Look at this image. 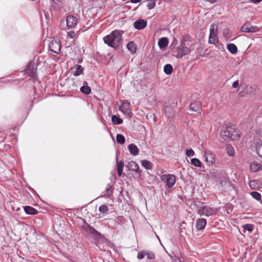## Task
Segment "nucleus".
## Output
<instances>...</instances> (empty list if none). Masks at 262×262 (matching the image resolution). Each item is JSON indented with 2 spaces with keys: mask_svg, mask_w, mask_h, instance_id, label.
<instances>
[{
  "mask_svg": "<svg viewBox=\"0 0 262 262\" xmlns=\"http://www.w3.org/2000/svg\"><path fill=\"white\" fill-rule=\"evenodd\" d=\"M124 31L120 30H115L110 34L103 38L104 43L108 46L116 49L122 43V35Z\"/></svg>",
  "mask_w": 262,
  "mask_h": 262,
  "instance_id": "nucleus-1",
  "label": "nucleus"
},
{
  "mask_svg": "<svg viewBox=\"0 0 262 262\" xmlns=\"http://www.w3.org/2000/svg\"><path fill=\"white\" fill-rule=\"evenodd\" d=\"M221 136L225 140H236L239 138L237 131L233 126H227L225 130L221 133Z\"/></svg>",
  "mask_w": 262,
  "mask_h": 262,
  "instance_id": "nucleus-2",
  "label": "nucleus"
},
{
  "mask_svg": "<svg viewBox=\"0 0 262 262\" xmlns=\"http://www.w3.org/2000/svg\"><path fill=\"white\" fill-rule=\"evenodd\" d=\"M216 212L215 209L207 206H201L198 209V213L201 216L205 215L209 216L214 214Z\"/></svg>",
  "mask_w": 262,
  "mask_h": 262,
  "instance_id": "nucleus-3",
  "label": "nucleus"
},
{
  "mask_svg": "<svg viewBox=\"0 0 262 262\" xmlns=\"http://www.w3.org/2000/svg\"><path fill=\"white\" fill-rule=\"evenodd\" d=\"M161 179L166 183L167 186L171 188L176 183V177L173 174H163L161 176Z\"/></svg>",
  "mask_w": 262,
  "mask_h": 262,
  "instance_id": "nucleus-4",
  "label": "nucleus"
},
{
  "mask_svg": "<svg viewBox=\"0 0 262 262\" xmlns=\"http://www.w3.org/2000/svg\"><path fill=\"white\" fill-rule=\"evenodd\" d=\"M177 54L176 56L177 58H182L184 56L190 53V49L185 46H179L177 48Z\"/></svg>",
  "mask_w": 262,
  "mask_h": 262,
  "instance_id": "nucleus-5",
  "label": "nucleus"
},
{
  "mask_svg": "<svg viewBox=\"0 0 262 262\" xmlns=\"http://www.w3.org/2000/svg\"><path fill=\"white\" fill-rule=\"evenodd\" d=\"M49 47L51 51L59 54L60 52L61 45L59 40H53L49 45Z\"/></svg>",
  "mask_w": 262,
  "mask_h": 262,
  "instance_id": "nucleus-6",
  "label": "nucleus"
},
{
  "mask_svg": "<svg viewBox=\"0 0 262 262\" xmlns=\"http://www.w3.org/2000/svg\"><path fill=\"white\" fill-rule=\"evenodd\" d=\"M119 110L127 116H130L132 114L130 103L127 100L122 103L121 105L119 107Z\"/></svg>",
  "mask_w": 262,
  "mask_h": 262,
  "instance_id": "nucleus-7",
  "label": "nucleus"
},
{
  "mask_svg": "<svg viewBox=\"0 0 262 262\" xmlns=\"http://www.w3.org/2000/svg\"><path fill=\"white\" fill-rule=\"evenodd\" d=\"M205 157L206 162L208 165L213 164L215 162V155L210 151H207L205 152Z\"/></svg>",
  "mask_w": 262,
  "mask_h": 262,
  "instance_id": "nucleus-8",
  "label": "nucleus"
},
{
  "mask_svg": "<svg viewBox=\"0 0 262 262\" xmlns=\"http://www.w3.org/2000/svg\"><path fill=\"white\" fill-rule=\"evenodd\" d=\"M26 72L31 77H34L37 72V67L35 63L31 62H29L26 69Z\"/></svg>",
  "mask_w": 262,
  "mask_h": 262,
  "instance_id": "nucleus-9",
  "label": "nucleus"
},
{
  "mask_svg": "<svg viewBox=\"0 0 262 262\" xmlns=\"http://www.w3.org/2000/svg\"><path fill=\"white\" fill-rule=\"evenodd\" d=\"M77 24V18L73 15H69L67 17V27L71 28H75Z\"/></svg>",
  "mask_w": 262,
  "mask_h": 262,
  "instance_id": "nucleus-10",
  "label": "nucleus"
},
{
  "mask_svg": "<svg viewBox=\"0 0 262 262\" xmlns=\"http://www.w3.org/2000/svg\"><path fill=\"white\" fill-rule=\"evenodd\" d=\"M258 30V27L251 26L248 23H245L241 28V31L243 32H256Z\"/></svg>",
  "mask_w": 262,
  "mask_h": 262,
  "instance_id": "nucleus-11",
  "label": "nucleus"
},
{
  "mask_svg": "<svg viewBox=\"0 0 262 262\" xmlns=\"http://www.w3.org/2000/svg\"><path fill=\"white\" fill-rule=\"evenodd\" d=\"M147 26V21L144 19H138L134 23V27L137 30H141Z\"/></svg>",
  "mask_w": 262,
  "mask_h": 262,
  "instance_id": "nucleus-12",
  "label": "nucleus"
},
{
  "mask_svg": "<svg viewBox=\"0 0 262 262\" xmlns=\"http://www.w3.org/2000/svg\"><path fill=\"white\" fill-rule=\"evenodd\" d=\"M84 228L88 233L92 234L95 237H98L101 235L98 231L88 224H86Z\"/></svg>",
  "mask_w": 262,
  "mask_h": 262,
  "instance_id": "nucleus-13",
  "label": "nucleus"
},
{
  "mask_svg": "<svg viewBox=\"0 0 262 262\" xmlns=\"http://www.w3.org/2000/svg\"><path fill=\"white\" fill-rule=\"evenodd\" d=\"M217 30L218 26L214 24H212L210 29L209 37L213 38H218L217 36Z\"/></svg>",
  "mask_w": 262,
  "mask_h": 262,
  "instance_id": "nucleus-14",
  "label": "nucleus"
},
{
  "mask_svg": "<svg viewBox=\"0 0 262 262\" xmlns=\"http://www.w3.org/2000/svg\"><path fill=\"white\" fill-rule=\"evenodd\" d=\"M128 149L133 156H137L139 154V150L138 147L134 144H130L128 146Z\"/></svg>",
  "mask_w": 262,
  "mask_h": 262,
  "instance_id": "nucleus-15",
  "label": "nucleus"
},
{
  "mask_svg": "<svg viewBox=\"0 0 262 262\" xmlns=\"http://www.w3.org/2000/svg\"><path fill=\"white\" fill-rule=\"evenodd\" d=\"M165 112L166 116L168 118H172L174 115V110L173 107H172L170 105H165L164 106Z\"/></svg>",
  "mask_w": 262,
  "mask_h": 262,
  "instance_id": "nucleus-16",
  "label": "nucleus"
},
{
  "mask_svg": "<svg viewBox=\"0 0 262 262\" xmlns=\"http://www.w3.org/2000/svg\"><path fill=\"white\" fill-rule=\"evenodd\" d=\"M206 220L204 219H199L197 220L196 223V228L198 230H203L204 229L206 225Z\"/></svg>",
  "mask_w": 262,
  "mask_h": 262,
  "instance_id": "nucleus-17",
  "label": "nucleus"
},
{
  "mask_svg": "<svg viewBox=\"0 0 262 262\" xmlns=\"http://www.w3.org/2000/svg\"><path fill=\"white\" fill-rule=\"evenodd\" d=\"M168 39L166 37H164L159 39L158 41V46L161 49L164 48L168 46Z\"/></svg>",
  "mask_w": 262,
  "mask_h": 262,
  "instance_id": "nucleus-18",
  "label": "nucleus"
},
{
  "mask_svg": "<svg viewBox=\"0 0 262 262\" xmlns=\"http://www.w3.org/2000/svg\"><path fill=\"white\" fill-rule=\"evenodd\" d=\"M80 91L81 93L85 95H89L91 93V89L90 86H88L87 82L84 81L83 82V85L81 87Z\"/></svg>",
  "mask_w": 262,
  "mask_h": 262,
  "instance_id": "nucleus-19",
  "label": "nucleus"
},
{
  "mask_svg": "<svg viewBox=\"0 0 262 262\" xmlns=\"http://www.w3.org/2000/svg\"><path fill=\"white\" fill-rule=\"evenodd\" d=\"M127 167L130 170L138 172L139 171V167L136 162L134 161L129 162Z\"/></svg>",
  "mask_w": 262,
  "mask_h": 262,
  "instance_id": "nucleus-20",
  "label": "nucleus"
},
{
  "mask_svg": "<svg viewBox=\"0 0 262 262\" xmlns=\"http://www.w3.org/2000/svg\"><path fill=\"white\" fill-rule=\"evenodd\" d=\"M261 167L262 166L260 164L256 161H254L251 164L250 169L252 171L256 172L259 170H260L261 169Z\"/></svg>",
  "mask_w": 262,
  "mask_h": 262,
  "instance_id": "nucleus-21",
  "label": "nucleus"
},
{
  "mask_svg": "<svg viewBox=\"0 0 262 262\" xmlns=\"http://www.w3.org/2000/svg\"><path fill=\"white\" fill-rule=\"evenodd\" d=\"M24 208L25 212L28 214L34 215L37 213V211L32 207L26 206Z\"/></svg>",
  "mask_w": 262,
  "mask_h": 262,
  "instance_id": "nucleus-22",
  "label": "nucleus"
},
{
  "mask_svg": "<svg viewBox=\"0 0 262 262\" xmlns=\"http://www.w3.org/2000/svg\"><path fill=\"white\" fill-rule=\"evenodd\" d=\"M228 50L232 54H235L237 52V48L234 43H229L227 45Z\"/></svg>",
  "mask_w": 262,
  "mask_h": 262,
  "instance_id": "nucleus-23",
  "label": "nucleus"
},
{
  "mask_svg": "<svg viewBox=\"0 0 262 262\" xmlns=\"http://www.w3.org/2000/svg\"><path fill=\"white\" fill-rule=\"evenodd\" d=\"M201 104L199 102H194L190 104V109L194 112H198L200 110Z\"/></svg>",
  "mask_w": 262,
  "mask_h": 262,
  "instance_id": "nucleus-24",
  "label": "nucleus"
},
{
  "mask_svg": "<svg viewBox=\"0 0 262 262\" xmlns=\"http://www.w3.org/2000/svg\"><path fill=\"white\" fill-rule=\"evenodd\" d=\"M127 49L132 53H135L136 52L137 48L133 41H129L127 45Z\"/></svg>",
  "mask_w": 262,
  "mask_h": 262,
  "instance_id": "nucleus-25",
  "label": "nucleus"
},
{
  "mask_svg": "<svg viewBox=\"0 0 262 262\" xmlns=\"http://www.w3.org/2000/svg\"><path fill=\"white\" fill-rule=\"evenodd\" d=\"M112 121L115 125H119L122 123L123 120L116 115H113L112 117Z\"/></svg>",
  "mask_w": 262,
  "mask_h": 262,
  "instance_id": "nucleus-26",
  "label": "nucleus"
},
{
  "mask_svg": "<svg viewBox=\"0 0 262 262\" xmlns=\"http://www.w3.org/2000/svg\"><path fill=\"white\" fill-rule=\"evenodd\" d=\"M164 72L167 75H170L173 71V68L170 64H166L164 67Z\"/></svg>",
  "mask_w": 262,
  "mask_h": 262,
  "instance_id": "nucleus-27",
  "label": "nucleus"
},
{
  "mask_svg": "<svg viewBox=\"0 0 262 262\" xmlns=\"http://www.w3.org/2000/svg\"><path fill=\"white\" fill-rule=\"evenodd\" d=\"M226 149L228 155L229 156L233 157L234 155V149L233 147L230 144L226 145Z\"/></svg>",
  "mask_w": 262,
  "mask_h": 262,
  "instance_id": "nucleus-28",
  "label": "nucleus"
},
{
  "mask_svg": "<svg viewBox=\"0 0 262 262\" xmlns=\"http://www.w3.org/2000/svg\"><path fill=\"white\" fill-rule=\"evenodd\" d=\"M142 165L147 169H151L152 168V163L147 160H144L142 161Z\"/></svg>",
  "mask_w": 262,
  "mask_h": 262,
  "instance_id": "nucleus-29",
  "label": "nucleus"
},
{
  "mask_svg": "<svg viewBox=\"0 0 262 262\" xmlns=\"http://www.w3.org/2000/svg\"><path fill=\"white\" fill-rule=\"evenodd\" d=\"M112 193H113V190L112 188V186H111V185L108 184L107 185V187H106L105 190H104V191L103 192V193L104 194V196H105L106 197H108L111 195H112Z\"/></svg>",
  "mask_w": 262,
  "mask_h": 262,
  "instance_id": "nucleus-30",
  "label": "nucleus"
},
{
  "mask_svg": "<svg viewBox=\"0 0 262 262\" xmlns=\"http://www.w3.org/2000/svg\"><path fill=\"white\" fill-rule=\"evenodd\" d=\"M191 164L195 167H201L202 163L200 160L197 158H192L191 160Z\"/></svg>",
  "mask_w": 262,
  "mask_h": 262,
  "instance_id": "nucleus-31",
  "label": "nucleus"
},
{
  "mask_svg": "<svg viewBox=\"0 0 262 262\" xmlns=\"http://www.w3.org/2000/svg\"><path fill=\"white\" fill-rule=\"evenodd\" d=\"M83 68L80 66L78 65L77 66L76 70L74 72V75L76 76H78L83 73Z\"/></svg>",
  "mask_w": 262,
  "mask_h": 262,
  "instance_id": "nucleus-32",
  "label": "nucleus"
},
{
  "mask_svg": "<svg viewBox=\"0 0 262 262\" xmlns=\"http://www.w3.org/2000/svg\"><path fill=\"white\" fill-rule=\"evenodd\" d=\"M256 149L258 155L262 158V141L257 143Z\"/></svg>",
  "mask_w": 262,
  "mask_h": 262,
  "instance_id": "nucleus-33",
  "label": "nucleus"
},
{
  "mask_svg": "<svg viewBox=\"0 0 262 262\" xmlns=\"http://www.w3.org/2000/svg\"><path fill=\"white\" fill-rule=\"evenodd\" d=\"M116 141L117 143L121 144H123L125 142V139L122 135L118 134L116 136Z\"/></svg>",
  "mask_w": 262,
  "mask_h": 262,
  "instance_id": "nucleus-34",
  "label": "nucleus"
},
{
  "mask_svg": "<svg viewBox=\"0 0 262 262\" xmlns=\"http://www.w3.org/2000/svg\"><path fill=\"white\" fill-rule=\"evenodd\" d=\"M251 195L252 196V198H253L254 199L257 201H259L261 200V194L258 192L252 191L251 192Z\"/></svg>",
  "mask_w": 262,
  "mask_h": 262,
  "instance_id": "nucleus-35",
  "label": "nucleus"
},
{
  "mask_svg": "<svg viewBox=\"0 0 262 262\" xmlns=\"http://www.w3.org/2000/svg\"><path fill=\"white\" fill-rule=\"evenodd\" d=\"M125 219L123 216H118L115 218V222L119 224H124Z\"/></svg>",
  "mask_w": 262,
  "mask_h": 262,
  "instance_id": "nucleus-36",
  "label": "nucleus"
},
{
  "mask_svg": "<svg viewBox=\"0 0 262 262\" xmlns=\"http://www.w3.org/2000/svg\"><path fill=\"white\" fill-rule=\"evenodd\" d=\"M156 6V3L154 0H149L147 4V7L148 9H152Z\"/></svg>",
  "mask_w": 262,
  "mask_h": 262,
  "instance_id": "nucleus-37",
  "label": "nucleus"
},
{
  "mask_svg": "<svg viewBox=\"0 0 262 262\" xmlns=\"http://www.w3.org/2000/svg\"><path fill=\"white\" fill-rule=\"evenodd\" d=\"M243 228L245 230H247L249 232H252L254 229V226L251 224H245L243 226Z\"/></svg>",
  "mask_w": 262,
  "mask_h": 262,
  "instance_id": "nucleus-38",
  "label": "nucleus"
},
{
  "mask_svg": "<svg viewBox=\"0 0 262 262\" xmlns=\"http://www.w3.org/2000/svg\"><path fill=\"white\" fill-rule=\"evenodd\" d=\"M108 210V208L105 205H102L99 208V211L102 213H106Z\"/></svg>",
  "mask_w": 262,
  "mask_h": 262,
  "instance_id": "nucleus-39",
  "label": "nucleus"
},
{
  "mask_svg": "<svg viewBox=\"0 0 262 262\" xmlns=\"http://www.w3.org/2000/svg\"><path fill=\"white\" fill-rule=\"evenodd\" d=\"M146 256L148 259H154L155 258V254L152 252L146 251Z\"/></svg>",
  "mask_w": 262,
  "mask_h": 262,
  "instance_id": "nucleus-40",
  "label": "nucleus"
},
{
  "mask_svg": "<svg viewBox=\"0 0 262 262\" xmlns=\"http://www.w3.org/2000/svg\"><path fill=\"white\" fill-rule=\"evenodd\" d=\"M146 254V251H141L139 252L138 254V258L139 259H143L145 256Z\"/></svg>",
  "mask_w": 262,
  "mask_h": 262,
  "instance_id": "nucleus-41",
  "label": "nucleus"
},
{
  "mask_svg": "<svg viewBox=\"0 0 262 262\" xmlns=\"http://www.w3.org/2000/svg\"><path fill=\"white\" fill-rule=\"evenodd\" d=\"M186 155L188 157H192L195 155V153L192 149H187L186 150Z\"/></svg>",
  "mask_w": 262,
  "mask_h": 262,
  "instance_id": "nucleus-42",
  "label": "nucleus"
},
{
  "mask_svg": "<svg viewBox=\"0 0 262 262\" xmlns=\"http://www.w3.org/2000/svg\"><path fill=\"white\" fill-rule=\"evenodd\" d=\"M117 169H123L124 162L122 161H118V159L117 157Z\"/></svg>",
  "mask_w": 262,
  "mask_h": 262,
  "instance_id": "nucleus-43",
  "label": "nucleus"
},
{
  "mask_svg": "<svg viewBox=\"0 0 262 262\" xmlns=\"http://www.w3.org/2000/svg\"><path fill=\"white\" fill-rule=\"evenodd\" d=\"M208 42L210 44H215L219 42L218 38H213L209 37Z\"/></svg>",
  "mask_w": 262,
  "mask_h": 262,
  "instance_id": "nucleus-44",
  "label": "nucleus"
},
{
  "mask_svg": "<svg viewBox=\"0 0 262 262\" xmlns=\"http://www.w3.org/2000/svg\"><path fill=\"white\" fill-rule=\"evenodd\" d=\"M190 38L189 36H183L181 40V45L180 46H184L185 42L188 40V39Z\"/></svg>",
  "mask_w": 262,
  "mask_h": 262,
  "instance_id": "nucleus-45",
  "label": "nucleus"
},
{
  "mask_svg": "<svg viewBox=\"0 0 262 262\" xmlns=\"http://www.w3.org/2000/svg\"><path fill=\"white\" fill-rule=\"evenodd\" d=\"M68 36L71 38H73L75 36V33L74 31H71L68 33Z\"/></svg>",
  "mask_w": 262,
  "mask_h": 262,
  "instance_id": "nucleus-46",
  "label": "nucleus"
},
{
  "mask_svg": "<svg viewBox=\"0 0 262 262\" xmlns=\"http://www.w3.org/2000/svg\"><path fill=\"white\" fill-rule=\"evenodd\" d=\"M177 43H178V40L176 38H174L171 44L170 45V47H175V46L177 45Z\"/></svg>",
  "mask_w": 262,
  "mask_h": 262,
  "instance_id": "nucleus-47",
  "label": "nucleus"
},
{
  "mask_svg": "<svg viewBox=\"0 0 262 262\" xmlns=\"http://www.w3.org/2000/svg\"><path fill=\"white\" fill-rule=\"evenodd\" d=\"M238 85H239V82H238V80H237L233 83L232 86L233 88L236 89L238 86Z\"/></svg>",
  "mask_w": 262,
  "mask_h": 262,
  "instance_id": "nucleus-48",
  "label": "nucleus"
},
{
  "mask_svg": "<svg viewBox=\"0 0 262 262\" xmlns=\"http://www.w3.org/2000/svg\"><path fill=\"white\" fill-rule=\"evenodd\" d=\"M123 169H117V173L119 176H121L122 174Z\"/></svg>",
  "mask_w": 262,
  "mask_h": 262,
  "instance_id": "nucleus-49",
  "label": "nucleus"
},
{
  "mask_svg": "<svg viewBox=\"0 0 262 262\" xmlns=\"http://www.w3.org/2000/svg\"><path fill=\"white\" fill-rule=\"evenodd\" d=\"M218 48H219V49L221 50V51L224 50V47L222 44L219 45Z\"/></svg>",
  "mask_w": 262,
  "mask_h": 262,
  "instance_id": "nucleus-50",
  "label": "nucleus"
},
{
  "mask_svg": "<svg viewBox=\"0 0 262 262\" xmlns=\"http://www.w3.org/2000/svg\"><path fill=\"white\" fill-rule=\"evenodd\" d=\"M262 0H250V1L254 4H258L260 3Z\"/></svg>",
  "mask_w": 262,
  "mask_h": 262,
  "instance_id": "nucleus-51",
  "label": "nucleus"
},
{
  "mask_svg": "<svg viewBox=\"0 0 262 262\" xmlns=\"http://www.w3.org/2000/svg\"><path fill=\"white\" fill-rule=\"evenodd\" d=\"M217 0H207V2H208L210 4H214L216 2Z\"/></svg>",
  "mask_w": 262,
  "mask_h": 262,
  "instance_id": "nucleus-52",
  "label": "nucleus"
},
{
  "mask_svg": "<svg viewBox=\"0 0 262 262\" xmlns=\"http://www.w3.org/2000/svg\"><path fill=\"white\" fill-rule=\"evenodd\" d=\"M141 0H131L130 2L132 3H137L139 2H140Z\"/></svg>",
  "mask_w": 262,
  "mask_h": 262,
  "instance_id": "nucleus-53",
  "label": "nucleus"
},
{
  "mask_svg": "<svg viewBox=\"0 0 262 262\" xmlns=\"http://www.w3.org/2000/svg\"><path fill=\"white\" fill-rule=\"evenodd\" d=\"M254 182L253 181H250V183H249V185L250 186H251V185H252V183H253Z\"/></svg>",
  "mask_w": 262,
  "mask_h": 262,
  "instance_id": "nucleus-54",
  "label": "nucleus"
}]
</instances>
